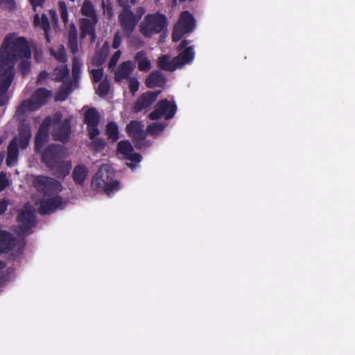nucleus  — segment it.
Returning a JSON list of instances; mask_svg holds the SVG:
<instances>
[{"mask_svg": "<svg viewBox=\"0 0 355 355\" xmlns=\"http://www.w3.org/2000/svg\"><path fill=\"white\" fill-rule=\"evenodd\" d=\"M128 88L132 95H135V93L139 89V82L136 77H130L128 79Z\"/></svg>", "mask_w": 355, "mask_h": 355, "instance_id": "40", "label": "nucleus"}, {"mask_svg": "<svg viewBox=\"0 0 355 355\" xmlns=\"http://www.w3.org/2000/svg\"><path fill=\"white\" fill-rule=\"evenodd\" d=\"M59 10L60 12V17L62 21L66 24L68 22V12L67 8L64 1H59L58 3Z\"/></svg>", "mask_w": 355, "mask_h": 355, "instance_id": "41", "label": "nucleus"}, {"mask_svg": "<svg viewBox=\"0 0 355 355\" xmlns=\"http://www.w3.org/2000/svg\"><path fill=\"white\" fill-rule=\"evenodd\" d=\"M40 153L42 162L51 171L52 175L64 178L69 174L71 164L64 160L66 153L62 146L51 144Z\"/></svg>", "mask_w": 355, "mask_h": 355, "instance_id": "2", "label": "nucleus"}, {"mask_svg": "<svg viewBox=\"0 0 355 355\" xmlns=\"http://www.w3.org/2000/svg\"><path fill=\"white\" fill-rule=\"evenodd\" d=\"M3 2L5 3L7 8L10 10H14L16 7V3L15 0H1V3Z\"/></svg>", "mask_w": 355, "mask_h": 355, "instance_id": "53", "label": "nucleus"}, {"mask_svg": "<svg viewBox=\"0 0 355 355\" xmlns=\"http://www.w3.org/2000/svg\"><path fill=\"white\" fill-rule=\"evenodd\" d=\"M50 125V117H46L38 129L35 138V150L37 153H40L42 151L44 145L49 139V128Z\"/></svg>", "mask_w": 355, "mask_h": 355, "instance_id": "13", "label": "nucleus"}, {"mask_svg": "<svg viewBox=\"0 0 355 355\" xmlns=\"http://www.w3.org/2000/svg\"><path fill=\"white\" fill-rule=\"evenodd\" d=\"M119 6L122 7V10L118 16L119 22L123 33L129 36L133 32L138 23L135 14L131 10L132 6L130 0H116Z\"/></svg>", "mask_w": 355, "mask_h": 355, "instance_id": "7", "label": "nucleus"}, {"mask_svg": "<svg viewBox=\"0 0 355 355\" xmlns=\"http://www.w3.org/2000/svg\"><path fill=\"white\" fill-rule=\"evenodd\" d=\"M44 18L45 21L46 23L47 28H49V21H48V19H47V18H46V17L45 15L43 16L42 19H44Z\"/></svg>", "mask_w": 355, "mask_h": 355, "instance_id": "59", "label": "nucleus"}, {"mask_svg": "<svg viewBox=\"0 0 355 355\" xmlns=\"http://www.w3.org/2000/svg\"><path fill=\"white\" fill-rule=\"evenodd\" d=\"M18 141L17 137H15L9 143L8 146V153L6 157V164L8 166H13L17 163L19 157Z\"/></svg>", "mask_w": 355, "mask_h": 355, "instance_id": "22", "label": "nucleus"}, {"mask_svg": "<svg viewBox=\"0 0 355 355\" xmlns=\"http://www.w3.org/2000/svg\"><path fill=\"white\" fill-rule=\"evenodd\" d=\"M133 150V147L128 140L121 141L117 144V152L122 154L125 158Z\"/></svg>", "mask_w": 355, "mask_h": 355, "instance_id": "32", "label": "nucleus"}, {"mask_svg": "<svg viewBox=\"0 0 355 355\" xmlns=\"http://www.w3.org/2000/svg\"><path fill=\"white\" fill-rule=\"evenodd\" d=\"M69 70L67 66L62 67L58 69L56 72L55 81L62 82L65 81V78L68 76Z\"/></svg>", "mask_w": 355, "mask_h": 355, "instance_id": "38", "label": "nucleus"}, {"mask_svg": "<svg viewBox=\"0 0 355 355\" xmlns=\"http://www.w3.org/2000/svg\"><path fill=\"white\" fill-rule=\"evenodd\" d=\"M100 122V116L94 107L89 108L84 114V123L89 125H98Z\"/></svg>", "mask_w": 355, "mask_h": 355, "instance_id": "29", "label": "nucleus"}, {"mask_svg": "<svg viewBox=\"0 0 355 355\" xmlns=\"http://www.w3.org/2000/svg\"><path fill=\"white\" fill-rule=\"evenodd\" d=\"M194 51L192 46H189L183 50L178 55L175 57L179 68H182L184 64L190 63L194 59Z\"/></svg>", "mask_w": 355, "mask_h": 355, "instance_id": "25", "label": "nucleus"}, {"mask_svg": "<svg viewBox=\"0 0 355 355\" xmlns=\"http://www.w3.org/2000/svg\"><path fill=\"white\" fill-rule=\"evenodd\" d=\"M178 107L174 101L171 102L165 98L156 103L154 110L149 114L148 117L152 121L158 120L162 116L166 120H170L175 116Z\"/></svg>", "mask_w": 355, "mask_h": 355, "instance_id": "8", "label": "nucleus"}, {"mask_svg": "<svg viewBox=\"0 0 355 355\" xmlns=\"http://www.w3.org/2000/svg\"><path fill=\"white\" fill-rule=\"evenodd\" d=\"M2 143H3V138L0 137V146L2 144Z\"/></svg>", "mask_w": 355, "mask_h": 355, "instance_id": "61", "label": "nucleus"}, {"mask_svg": "<svg viewBox=\"0 0 355 355\" xmlns=\"http://www.w3.org/2000/svg\"><path fill=\"white\" fill-rule=\"evenodd\" d=\"M114 173L108 164H102L93 176L91 187L96 191L103 190L104 193L110 196L120 189V182L113 180Z\"/></svg>", "mask_w": 355, "mask_h": 355, "instance_id": "3", "label": "nucleus"}, {"mask_svg": "<svg viewBox=\"0 0 355 355\" xmlns=\"http://www.w3.org/2000/svg\"><path fill=\"white\" fill-rule=\"evenodd\" d=\"M56 58L60 61V62H64L65 61V55H64V51L63 49L62 50V52H59L58 53V55L56 56Z\"/></svg>", "mask_w": 355, "mask_h": 355, "instance_id": "56", "label": "nucleus"}, {"mask_svg": "<svg viewBox=\"0 0 355 355\" xmlns=\"http://www.w3.org/2000/svg\"><path fill=\"white\" fill-rule=\"evenodd\" d=\"M34 187L44 197L51 196L62 190V184L59 181L44 175H39L35 178Z\"/></svg>", "mask_w": 355, "mask_h": 355, "instance_id": "9", "label": "nucleus"}, {"mask_svg": "<svg viewBox=\"0 0 355 355\" xmlns=\"http://www.w3.org/2000/svg\"><path fill=\"white\" fill-rule=\"evenodd\" d=\"M92 76V80L94 83L100 82L103 77V69L100 67L98 69H93L89 71Z\"/></svg>", "mask_w": 355, "mask_h": 355, "instance_id": "39", "label": "nucleus"}, {"mask_svg": "<svg viewBox=\"0 0 355 355\" xmlns=\"http://www.w3.org/2000/svg\"><path fill=\"white\" fill-rule=\"evenodd\" d=\"M9 201L5 198L0 200V215L5 213L7 210Z\"/></svg>", "mask_w": 355, "mask_h": 355, "instance_id": "50", "label": "nucleus"}, {"mask_svg": "<svg viewBox=\"0 0 355 355\" xmlns=\"http://www.w3.org/2000/svg\"><path fill=\"white\" fill-rule=\"evenodd\" d=\"M39 204V214L41 215L50 214L62 206V198L60 196L56 195L52 198L40 200Z\"/></svg>", "mask_w": 355, "mask_h": 355, "instance_id": "15", "label": "nucleus"}, {"mask_svg": "<svg viewBox=\"0 0 355 355\" xmlns=\"http://www.w3.org/2000/svg\"><path fill=\"white\" fill-rule=\"evenodd\" d=\"M92 140V146L96 151H101L105 147V142L103 139L95 138Z\"/></svg>", "mask_w": 355, "mask_h": 355, "instance_id": "43", "label": "nucleus"}, {"mask_svg": "<svg viewBox=\"0 0 355 355\" xmlns=\"http://www.w3.org/2000/svg\"><path fill=\"white\" fill-rule=\"evenodd\" d=\"M81 14L85 17L92 18L97 17L94 6L89 0H85L81 8Z\"/></svg>", "mask_w": 355, "mask_h": 355, "instance_id": "33", "label": "nucleus"}, {"mask_svg": "<svg viewBox=\"0 0 355 355\" xmlns=\"http://www.w3.org/2000/svg\"><path fill=\"white\" fill-rule=\"evenodd\" d=\"M81 64L78 60L74 58L72 62L71 73L73 80L75 83H78L80 77Z\"/></svg>", "mask_w": 355, "mask_h": 355, "instance_id": "37", "label": "nucleus"}, {"mask_svg": "<svg viewBox=\"0 0 355 355\" xmlns=\"http://www.w3.org/2000/svg\"><path fill=\"white\" fill-rule=\"evenodd\" d=\"M110 89V81L107 78H105L99 83L96 93L99 97L104 98L108 94Z\"/></svg>", "mask_w": 355, "mask_h": 355, "instance_id": "34", "label": "nucleus"}, {"mask_svg": "<svg viewBox=\"0 0 355 355\" xmlns=\"http://www.w3.org/2000/svg\"><path fill=\"white\" fill-rule=\"evenodd\" d=\"M195 28L194 16L188 10L182 12L172 31L173 42H178L184 35L193 32Z\"/></svg>", "mask_w": 355, "mask_h": 355, "instance_id": "6", "label": "nucleus"}, {"mask_svg": "<svg viewBox=\"0 0 355 355\" xmlns=\"http://www.w3.org/2000/svg\"><path fill=\"white\" fill-rule=\"evenodd\" d=\"M44 1L45 0H29V2L33 6L34 10H35L37 7L42 6Z\"/></svg>", "mask_w": 355, "mask_h": 355, "instance_id": "54", "label": "nucleus"}, {"mask_svg": "<svg viewBox=\"0 0 355 355\" xmlns=\"http://www.w3.org/2000/svg\"><path fill=\"white\" fill-rule=\"evenodd\" d=\"M44 31H45L46 39L47 42H49V35L47 34V33H46V29L45 28V27H44Z\"/></svg>", "mask_w": 355, "mask_h": 355, "instance_id": "58", "label": "nucleus"}, {"mask_svg": "<svg viewBox=\"0 0 355 355\" xmlns=\"http://www.w3.org/2000/svg\"><path fill=\"white\" fill-rule=\"evenodd\" d=\"M106 58H107L105 56L101 55L96 52L92 60V64L93 66L100 67L105 62Z\"/></svg>", "mask_w": 355, "mask_h": 355, "instance_id": "42", "label": "nucleus"}, {"mask_svg": "<svg viewBox=\"0 0 355 355\" xmlns=\"http://www.w3.org/2000/svg\"><path fill=\"white\" fill-rule=\"evenodd\" d=\"M109 52H110V45L107 42H105L103 44L101 50L99 51H97L98 53L103 55L105 56L106 58L107 57Z\"/></svg>", "mask_w": 355, "mask_h": 355, "instance_id": "49", "label": "nucleus"}, {"mask_svg": "<svg viewBox=\"0 0 355 355\" xmlns=\"http://www.w3.org/2000/svg\"><path fill=\"white\" fill-rule=\"evenodd\" d=\"M31 49L24 37H19L16 33L6 36L0 48V72L1 71L15 74V64L20 58H31Z\"/></svg>", "mask_w": 355, "mask_h": 355, "instance_id": "1", "label": "nucleus"}, {"mask_svg": "<svg viewBox=\"0 0 355 355\" xmlns=\"http://www.w3.org/2000/svg\"><path fill=\"white\" fill-rule=\"evenodd\" d=\"M161 91H148L141 94L135 101L132 106L134 113H139L141 111L147 112L150 107L156 101Z\"/></svg>", "mask_w": 355, "mask_h": 355, "instance_id": "11", "label": "nucleus"}, {"mask_svg": "<svg viewBox=\"0 0 355 355\" xmlns=\"http://www.w3.org/2000/svg\"><path fill=\"white\" fill-rule=\"evenodd\" d=\"M33 107H35V105L30 98L24 101L19 105L15 112V116L19 120V123H26L25 118L28 112L37 110V109H33Z\"/></svg>", "mask_w": 355, "mask_h": 355, "instance_id": "23", "label": "nucleus"}, {"mask_svg": "<svg viewBox=\"0 0 355 355\" xmlns=\"http://www.w3.org/2000/svg\"><path fill=\"white\" fill-rule=\"evenodd\" d=\"M167 17L159 12L148 14L144 17L140 25V32L146 37L166 31Z\"/></svg>", "mask_w": 355, "mask_h": 355, "instance_id": "4", "label": "nucleus"}, {"mask_svg": "<svg viewBox=\"0 0 355 355\" xmlns=\"http://www.w3.org/2000/svg\"><path fill=\"white\" fill-rule=\"evenodd\" d=\"M87 128L90 139H94L100 133L98 125H89Z\"/></svg>", "mask_w": 355, "mask_h": 355, "instance_id": "45", "label": "nucleus"}, {"mask_svg": "<svg viewBox=\"0 0 355 355\" xmlns=\"http://www.w3.org/2000/svg\"><path fill=\"white\" fill-rule=\"evenodd\" d=\"M137 62L138 69L141 71H147L151 67L150 61L147 58L144 51L137 52L135 56Z\"/></svg>", "mask_w": 355, "mask_h": 355, "instance_id": "30", "label": "nucleus"}, {"mask_svg": "<svg viewBox=\"0 0 355 355\" xmlns=\"http://www.w3.org/2000/svg\"><path fill=\"white\" fill-rule=\"evenodd\" d=\"M121 55V51L118 50L112 55V57L108 62V67L110 69H112L116 67L117 62H118L119 59L120 58Z\"/></svg>", "mask_w": 355, "mask_h": 355, "instance_id": "44", "label": "nucleus"}, {"mask_svg": "<svg viewBox=\"0 0 355 355\" xmlns=\"http://www.w3.org/2000/svg\"><path fill=\"white\" fill-rule=\"evenodd\" d=\"M15 74L1 71L0 72V106H3L8 102L7 92L11 85Z\"/></svg>", "mask_w": 355, "mask_h": 355, "instance_id": "16", "label": "nucleus"}, {"mask_svg": "<svg viewBox=\"0 0 355 355\" xmlns=\"http://www.w3.org/2000/svg\"><path fill=\"white\" fill-rule=\"evenodd\" d=\"M21 61L18 64V68L22 76H27L31 71V58H20Z\"/></svg>", "mask_w": 355, "mask_h": 355, "instance_id": "36", "label": "nucleus"}, {"mask_svg": "<svg viewBox=\"0 0 355 355\" xmlns=\"http://www.w3.org/2000/svg\"><path fill=\"white\" fill-rule=\"evenodd\" d=\"M166 124L164 123L155 122L147 126V132L151 135H155L164 130Z\"/></svg>", "mask_w": 355, "mask_h": 355, "instance_id": "35", "label": "nucleus"}, {"mask_svg": "<svg viewBox=\"0 0 355 355\" xmlns=\"http://www.w3.org/2000/svg\"><path fill=\"white\" fill-rule=\"evenodd\" d=\"M18 146L21 149H26L31 138V129L29 123H19V125Z\"/></svg>", "mask_w": 355, "mask_h": 355, "instance_id": "21", "label": "nucleus"}, {"mask_svg": "<svg viewBox=\"0 0 355 355\" xmlns=\"http://www.w3.org/2000/svg\"><path fill=\"white\" fill-rule=\"evenodd\" d=\"M121 35L118 31L115 33L112 42V48L114 49H118L121 44Z\"/></svg>", "mask_w": 355, "mask_h": 355, "instance_id": "47", "label": "nucleus"}, {"mask_svg": "<svg viewBox=\"0 0 355 355\" xmlns=\"http://www.w3.org/2000/svg\"><path fill=\"white\" fill-rule=\"evenodd\" d=\"M73 90V82L70 79H66L63 81L62 86L60 87L58 92L56 94L55 99V101H65L70 93Z\"/></svg>", "mask_w": 355, "mask_h": 355, "instance_id": "27", "label": "nucleus"}, {"mask_svg": "<svg viewBox=\"0 0 355 355\" xmlns=\"http://www.w3.org/2000/svg\"><path fill=\"white\" fill-rule=\"evenodd\" d=\"M97 21V17L90 19L82 18L80 20V38L83 39L89 35L90 36V42L94 43L96 37V24Z\"/></svg>", "mask_w": 355, "mask_h": 355, "instance_id": "14", "label": "nucleus"}, {"mask_svg": "<svg viewBox=\"0 0 355 355\" xmlns=\"http://www.w3.org/2000/svg\"><path fill=\"white\" fill-rule=\"evenodd\" d=\"M189 42L188 40H183L180 42V45H179V46H178V50H179V51H182V50H183V49L184 50L186 48H187V46L188 45Z\"/></svg>", "mask_w": 355, "mask_h": 355, "instance_id": "55", "label": "nucleus"}, {"mask_svg": "<svg viewBox=\"0 0 355 355\" xmlns=\"http://www.w3.org/2000/svg\"><path fill=\"white\" fill-rule=\"evenodd\" d=\"M49 73L46 71H42L37 79V84H42L47 78H48Z\"/></svg>", "mask_w": 355, "mask_h": 355, "instance_id": "51", "label": "nucleus"}, {"mask_svg": "<svg viewBox=\"0 0 355 355\" xmlns=\"http://www.w3.org/2000/svg\"><path fill=\"white\" fill-rule=\"evenodd\" d=\"M25 245L26 241L24 238L17 240L9 232L0 229V255L9 253L17 246V251L11 254L14 260L23 254Z\"/></svg>", "mask_w": 355, "mask_h": 355, "instance_id": "5", "label": "nucleus"}, {"mask_svg": "<svg viewBox=\"0 0 355 355\" xmlns=\"http://www.w3.org/2000/svg\"><path fill=\"white\" fill-rule=\"evenodd\" d=\"M138 0H130V2L132 5H135Z\"/></svg>", "mask_w": 355, "mask_h": 355, "instance_id": "60", "label": "nucleus"}, {"mask_svg": "<svg viewBox=\"0 0 355 355\" xmlns=\"http://www.w3.org/2000/svg\"><path fill=\"white\" fill-rule=\"evenodd\" d=\"M71 133V120L65 119L62 121H53V130L51 135L55 141L66 144L70 139Z\"/></svg>", "mask_w": 355, "mask_h": 355, "instance_id": "10", "label": "nucleus"}, {"mask_svg": "<svg viewBox=\"0 0 355 355\" xmlns=\"http://www.w3.org/2000/svg\"><path fill=\"white\" fill-rule=\"evenodd\" d=\"M126 131L134 141H142L146 137L143 125L138 121H130L126 126Z\"/></svg>", "mask_w": 355, "mask_h": 355, "instance_id": "19", "label": "nucleus"}, {"mask_svg": "<svg viewBox=\"0 0 355 355\" xmlns=\"http://www.w3.org/2000/svg\"><path fill=\"white\" fill-rule=\"evenodd\" d=\"M173 3H174L175 5H176V4H177V0H173Z\"/></svg>", "mask_w": 355, "mask_h": 355, "instance_id": "62", "label": "nucleus"}, {"mask_svg": "<svg viewBox=\"0 0 355 355\" xmlns=\"http://www.w3.org/2000/svg\"><path fill=\"white\" fill-rule=\"evenodd\" d=\"M6 264L5 262L0 261V270L6 267Z\"/></svg>", "mask_w": 355, "mask_h": 355, "instance_id": "57", "label": "nucleus"}, {"mask_svg": "<svg viewBox=\"0 0 355 355\" xmlns=\"http://www.w3.org/2000/svg\"><path fill=\"white\" fill-rule=\"evenodd\" d=\"M68 46L72 54L76 55L78 51L77 41V29L73 24L69 27L68 33Z\"/></svg>", "mask_w": 355, "mask_h": 355, "instance_id": "28", "label": "nucleus"}, {"mask_svg": "<svg viewBox=\"0 0 355 355\" xmlns=\"http://www.w3.org/2000/svg\"><path fill=\"white\" fill-rule=\"evenodd\" d=\"M125 159L135 163H139L141 160V155L138 153L132 152L125 157Z\"/></svg>", "mask_w": 355, "mask_h": 355, "instance_id": "48", "label": "nucleus"}, {"mask_svg": "<svg viewBox=\"0 0 355 355\" xmlns=\"http://www.w3.org/2000/svg\"><path fill=\"white\" fill-rule=\"evenodd\" d=\"M146 10L144 7H138L136 9V12L135 14V16L137 19V20L139 21L141 17L143 16V15L145 13Z\"/></svg>", "mask_w": 355, "mask_h": 355, "instance_id": "52", "label": "nucleus"}, {"mask_svg": "<svg viewBox=\"0 0 355 355\" xmlns=\"http://www.w3.org/2000/svg\"><path fill=\"white\" fill-rule=\"evenodd\" d=\"M157 67L166 71H174L179 68L177 61L175 60V57L171 60L168 55H162L158 58Z\"/></svg>", "mask_w": 355, "mask_h": 355, "instance_id": "24", "label": "nucleus"}, {"mask_svg": "<svg viewBox=\"0 0 355 355\" xmlns=\"http://www.w3.org/2000/svg\"><path fill=\"white\" fill-rule=\"evenodd\" d=\"M166 84V78L158 70L151 71L146 78L145 85L147 88H164Z\"/></svg>", "mask_w": 355, "mask_h": 355, "instance_id": "18", "label": "nucleus"}, {"mask_svg": "<svg viewBox=\"0 0 355 355\" xmlns=\"http://www.w3.org/2000/svg\"><path fill=\"white\" fill-rule=\"evenodd\" d=\"M107 139L112 142H116L119 139V128L117 124L114 121L108 122L105 130Z\"/></svg>", "mask_w": 355, "mask_h": 355, "instance_id": "31", "label": "nucleus"}, {"mask_svg": "<svg viewBox=\"0 0 355 355\" xmlns=\"http://www.w3.org/2000/svg\"><path fill=\"white\" fill-rule=\"evenodd\" d=\"M87 174V167L83 164H78L73 168L72 178L76 184L83 186Z\"/></svg>", "mask_w": 355, "mask_h": 355, "instance_id": "26", "label": "nucleus"}, {"mask_svg": "<svg viewBox=\"0 0 355 355\" xmlns=\"http://www.w3.org/2000/svg\"><path fill=\"white\" fill-rule=\"evenodd\" d=\"M35 219L36 216L32 209L21 210L17 217V220L19 223V233L30 234V230L35 225Z\"/></svg>", "mask_w": 355, "mask_h": 355, "instance_id": "12", "label": "nucleus"}, {"mask_svg": "<svg viewBox=\"0 0 355 355\" xmlns=\"http://www.w3.org/2000/svg\"><path fill=\"white\" fill-rule=\"evenodd\" d=\"M52 93L46 88L40 87L37 89L31 95L30 99L33 102L35 107L33 109H40L42 106L46 104Z\"/></svg>", "mask_w": 355, "mask_h": 355, "instance_id": "17", "label": "nucleus"}, {"mask_svg": "<svg viewBox=\"0 0 355 355\" xmlns=\"http://www.w3.org/2000/svg\"><path fill=\"white\" fill-rule=\"evenodd\" d=\"M8 185V180L6 174L1 172L0 173V192L3 191Z\"/></svg>", "mask_w": 355, "mask_h": 355, "instance_id": "46", "label": "nucleus"}, {"mask_svg": "<svg viewBox=\"0 0 355 355\" xmlns=\"http://www.w3.org/2000/svg\"><path fill=\"white\" fill-rule=\"evenodd\" d=\"M134 65L130 60L121 62L114 73L115 82L119 83L124 79L130 78L133 72Z\"/></svg>", "mask_w": 355, "mask_h": 355, "instance_id": "20", "label": "nucleus"}]
</instances>
